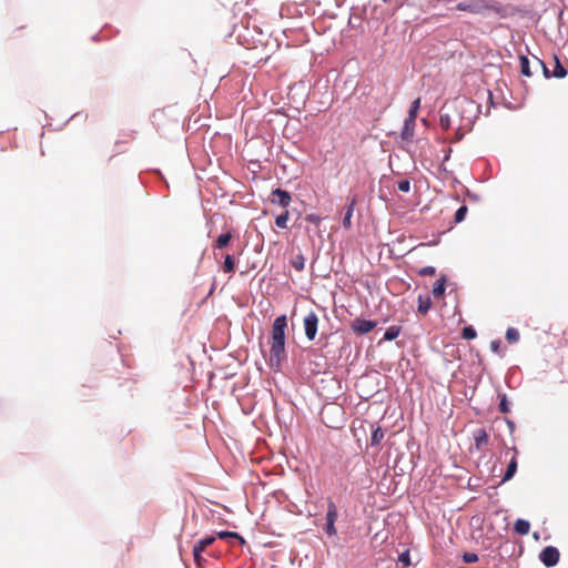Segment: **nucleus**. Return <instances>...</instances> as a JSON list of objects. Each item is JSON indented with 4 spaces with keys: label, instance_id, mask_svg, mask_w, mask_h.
<instances>
[{
    "label": "nucleus",
    "instance_id": "nucleus-48",
    "mask_svg": "<svg viewBox=\"0 0 568 568\" xmlns=\"http://www.w3.org/2000/svg\"><path fill=\"white\" fill-rule=\"evenodd\" d=\"M410 457H412L413 468H414V467L416 466V459H418V458H419V456H418V455H416V454H414V453H412V456H410Z\"/></svg>",
    "mask_w": 568,
    "mask_h": 568
},
{
    "label": "nucleus",
    "instance_id": "nucleus-57",
    "mask_svg": "<svg viewBox=\"0 0 568 568\" xmlns=\"http://www.w3.org/2000/svg\"><path fill=\"white\" fill-rule=\"evenodd\" d=\"M98 38H99V36H98V34H95V36H93V37H92V40H94V41H95V40H98Z\"/></svg>",
    "mask_w": 568,
    "mask_h": 568
},
{
    "label": "nucleus",
    "instance_id": "nucleus-3",
    "mask_svg": "<svg viewBox=\"0 0 568 568\" xmlns=\"http://www.w3.org/2000/svg\"><path fill=\"white\" fill-rule=\"evenodd\" d=\"M351 329L356 336H364L377 326V321L357 316L351 322Z\"/></svg>",
    "mask_w": 568,
    "mask_h": 568
},
{
    "label": "nucleus",
    "instance_id": "nucleus-16",
    "mask_svg": "<svg viewBox=\"0 0 568 568\" xmlns=\"http://www.w3.org/2000/svg\"><path fill=\"white\" fill-rule=\"evenodd\" d=\"M555 65L554 69L550 70V79H564L568 74V69L562 64L560 58L557 54H554Z\"/></svg>",
    "mask_w": 568,
    "mask_h": 568
},
{
    "label": "nucleus",
    "instance_id": "nucleus-1",
    "mask_svg": "<svg viewBox=\"0 0 568 568\" xmlns=\"http://www.w3.org/2000/svg\"><path fill=\"white\" fill-rule=\"evenodd\" d=\"M286 329H287V316L281 314L276 316L272 323L271 336H270V356L267 364L270 368L277 373L282 371L283 362L287 358L286 353Z\"/></svg>",
    "mask_w": 568,
    "mask_h": 568
},
{
    "label": "nucleus",
    "instance_id": "nucleus-4",
    "mask_svg": "<svg viewBox=\"0 0 568 568\" xmlns=\"http://www.w3.org/2000/svg\"><path fill=\"white\" fill-rule=\"evenodd\" d=\"M538 558L546 568H552L560 560V551L556 546L549 545L540 550Z\"/></svg>",
    "mask_w": 568,
    "mask_h": 568
},
{
    "label": "nucleus",
    "instance_id": "nucleus-25",
    "mask_svg": "<svg viewBox=\"0 0 568 568\" xmlns=\"http://www.w3.org/2000/svg\"><path fill=\"white\" fill-rule=\"evenodd\" d=\"M338 519V509H337V506L336 504L331 499L328 498L327 500V509H326V514H325V520H329V521H337Z\"/></svg>",
    "mask_w": 568,
    "mask_h": 568
},
{
    "label": "nucleus",
    "instance_id": "nucleus-53",
    "mask_svg": "<svg viewBox=\"0 0 568 568\" xmlns=\"http://www.w3.org/2000/svg\"><path fill=\"white\" fill-rule=\"evenodd\" d=\"M416 444L414 442H408L407 444V448L408 449H412L413 446H415Z\"/></svg>",
    "mask_w": 568,
    "mask_h": 568
},
{
    "label": "nucleus",
    "instance_id": "nucleus-34",
    "mask_svg": "<svg viewBox=\"0 0 568 568\" xmlns=\"http://www.w3.org/2000/svg\"><path fill=\"white\" fill-rule=\"evenodd\" d=\"M462 337L466 341H473L477 337V331L473 325H466L462 329Z\"/></svg>",
    "mask_w": 568,
    "mask_h": 568
},
{
    "label": "nucleus",
    "instance_id": "nucleus-19",
    "mask_svg": "<svg viewBox=\"0 0 568 568\" xmlns=\"http://www.w3.org/2000/svg\"><path fill=\"white\" fill-rule=\"evenodd\" d=\"M480 8L477 0L460 1L456 4V10L469 13H478Z\"/></svg>",
    "mask_w": 568,
    "mask_h": 568
},
{
    "label": "nucleus",
    "instance_id": "nucleus-10",
    "mask_svg": "<svg viewBox=\"0 0 568 568\" xmlns=\"http://www.w3.org/2000/svg\"><path fill=\"white\" fill-rule=\"evenodd\" d=\"M513 450L515 452V455L510 458V460L507 464L506 470L501 477L500 484L507 483L510 479H513L517 473L518 469V462L516 455L518 454V449L516 446L513 447Z\"/></svg>",
    "mask_w": 568,
    "mask_h": 568
},
{
    "label": "nucleus",
    "instance_id": "nucleus-24",
    "mask_svg": "<svg viewBox=\"0 0 568 568\" xmlns=\"http://www.w3.org/2000/svg\"><path fill=\"white\" fill-rule=\"evenodd\" d=\"M518 59H519V65H520V74L524 77H527V78L532 77L534 73L531 71L530 61H529L528 57L525 54H519Z\"/></svg>",
    "mask_w": 568,
    "mask_h": 568
},
{
    "label": "nucleus",
    "instance_id": "nucleus-7",
    "mask_svg": "<svg viewBox=\"0 0 568 568\" xmlns=\"http://www.w3.org/2000/svg\"><path fill=\"white\" fill-rule=\"evenodd\" d=\"M292 202V194L285 189L275 187L271 192V203L276 204L285 210L290 206Z\"/></svg>",
    "mask_w": 568,
    "mask_h": 568
},
{
    "label": "nucleus",
    "instance_id": "nucleus-43",
    "mask_svg": "<svg viewBox=\"0 0 568 568\" xmlns=\"http://www.w3.org/2000/svg\"><path fill=\"white\" fill-rule=\"evenodd\" d=\"M464 131L462 130L460 126H458L455 132H454V135L453 138L449 140L450 143H456V142H459L464 139Z\"/></svg>",
    "mask_w": 568,
    "mask_h": 568
},
{
    "label": "nucleus",
    "instance_id": "nucleus-37",
    "mask_svg": "<svg viewBox=\"0 0 568 568\" xmlns=\"http://www.w3.org/2000/svg\"><path fill=\"white\" fill-rule=\"evenodd\" d=\"M397 561L402 565V567L410 566V552L408 549L398 554Z\"/></svg>",
    "mask_w": 568,
    "mask_h": 568
},
{
    "label": "nucleus",
    "instance_id": "nucleus-42",
    "mask_svg": "<svg viewBox=\"0 0 568 568\" xmlns=\"http://www.w3.org/2000/svg\"><path fill=\"white\" fill-rule=\"evenodd\" d=\"M418 274L420 276H433L436 274V267L433 265H427L422 268H419Z\"/></svg>",
    "mask_w": 568,
    "mask_h": 568
},
{
    "label": "nucleus",
    "instance_id": "nucleus-47",
    "mask_svg": "<svg viewBox=\"0 0 568 568\" xmlns=\"http://www.w3.org/2000/svg\"><path fill=\"white\" fill-rule=\"evenodd\" d=\"M505 423H506V425H507V427H508V429H509V433H510V434H514V432H515V429H516V424H515V422H514L513 419H510V418H505Z\"/></svg>",
    "mask_w": 568,
    "mask_h": 568
},
{
    "label": "nucleus",
    "instance_id": "nucleus-46",
    "mask_svg": "<svg viewBox=\"0 0 568 568\" xmlns=\"http://www.w3.org/2000/svg\"><path fill=\"white\" fill-rule=\"evenodd\" d=\"M452 152H453V150L450 148L445 150V154H444V158H443V163L439 165V170L446 171V168L444 166V163L447 162L450 159Z\"/></svg>",
    "mask_w": 568,
    "mask_h": 568
},
{
    "label": "nucleus",
    "instance_id": "nucleus-51",
    "mask_svg": "<svg viewBox=\"0 0 568 568\" xmlns=\"http://www.w3.org/2000/svg\"><path fill=\"white\" fill-rule=\"evenodd\" d=\"M488 98H489L491 105H494L493 93L490 91H488Z\"/></svg>",
    "mask_w": 568,
    "mask_h": 568
},
{
    "label": "nucleus",
    "instance_id": "nucleus-8",
    "mask_svg": "<svg viewBox=\"0 0 568 568\" xmlns=\"http://www.w3.org/2000/svg\"><path fill=\"white\" fill-rule=\"evenodd\" d=\"M357 203H358V199L356 195L348 196L346 199V204L344 206V214H343V219H342V226L345 230H351L353 226L352 217L354 215V211H355Z\"/></svg>",
    "mask_w": 568,
    "mask_h": 568
},
{
    "label": "nucleus",
    "instance_id": "nucleus-32",
    "mask_svg": "<svg viewBox=\"0 0 568 568\" xmlns=\"http://www.w3.org/2000/svg\"><path fill=\"white\" fill-rule=\"evenodd\" d=\"M468 213V207L466 204H462L454 214V223L459 224L465 221L466 215Z\"/></svg>",
    "mask_w": 568,
    "mask_h": 568
},
{
    "label": "nucleus",
    "instance_id": "nucleus-22",
    "mask_svg": "<svg viewBox=\"0 0 568 568\" xmlns=\"http://www.w3.org/2000/svg\"><path fill=\"white\" fill-rule=\"evenodd\" d=\"M498 410L501 414H509L511 412V403L506 393L497 392Z\"/></svg>",
    "mask_w": 568,
    "mask_h": 568
},
{
    "label": "nucleus",
    "instance_id": "nucleus-13",
    "mask_svg": "<svg viewBox=\"0 0 568 568\" xmlns=\"http://www.w3.org/2000/svg\"><path fill=\"white\" fill-rule=\"evenodd\" d=\"M146 174H152L154 176L155 181L161 183L163 185V187H165L166 190L170 189V184H169L168 180L165 179V176L163 175V173L161 172L160 169H150L148 171L141 172L140 180H141L142 184L146 183V181H145V175Z\"/></svg>",
    "mask_w": 568,
    "mask_h": 568
},
{
    "label": "nucleus",
    "instance_id": "nucleus-36",
    "mask_svg": "<svg viewBox=\"0 0 568 568\" xmlns=\"http://www.w3.org/2000/svg\"><path fill=\"white\" fill-rule=\"evenodd\" d=\"M335 524H336L335 521L325 520L323 530L328 537H334L337 535V529H336Z\"/></svg>",
    "mask_w": 568,
    "mask_h": 568
},
{
    "label": "nucleus",
    "instance_id": "nucleus-55",
    "mask_svg": "<svg viewBox=\"0 0 568 568\" xmlns=\"http://www.w3.org/2000/svg\"><path fill=\"white\" fill-rule=\"evenodd\" d=\"M79 114H80V113H75V114L71 115V116H70V119H69L68 121H70V120H72V119H74V118H75V116H78Z\"/></svg>",
    "mask_w": 568,
    "mask_h": 568
},
{
    "label": "nucleus",
    "instance_id": "nucleus-9",
    "mask_svg": "<svg viewBox=\"0 0 568 568\" xmlns=\"http://www.w3.org/2000/svg\"><path fill=\"white\" fill-rule=\"evenodd\" d=\"M449 285L456 287V283H449L448 276L446 274H440L439 277L434 282L432 294L434 298L439 300L443 298L446 294V290Z\"/></svg>",
    "mask_w": 568,
    "mask_h": 568
},
{
    "label": "nucleus",
    "instance_id": "nucleus-49",
    "mask_svg": "<svg viewBox=\"0 0 568 568\" xmlns=\"http://www.w3.org/2000/svg\"><path fill=\"white\" fill-rule=\"evenodd\" d=\"M438 243H439V239L430 241V242L428 243V245H430V246H435V245H437Z\"/></svg>",
    "mask_w": 568,
    "mask_h": 568
},
{
    "label": "nucleus",
    "instance_id": "nucleus-29",
    "mask_svg": "<svg viewBox=\"0 0 568 568\" xmlns=\"http://www.w3.org/2000/svg\"><path fill=\"white\" fill-rule=\"evenodd\" d=\"M236 270L235 258L231 254H226L224 256L223 271L225 273L232 274Z\"/></svg>",
    "mask_w": 568,
    "mask_h": 568
},
{
    "label": "nucleus",
    "instance_id": "nucleus-27",
    "mask_svg": "<svg viewBox=\"0 0 568 568\" xmlns=\"http://www.w3.org/2000/svg\"><path fill=\"white\" fill-rule=\"evenodd\" d=\"M516 369V366L510 367L505 376V383L510 389H515L519 385V382L515 379Z\"/></svg>",
    "mask_w": 568,
    "mask_h": 568
},
{
    "label": "nucleus",
    "instance_id": "nucleus-21",
    "mask_svg": "<svg viewBox=\"0 0 568 568\" xmlns=\"http://www.w3.org/2000/svg\"><path fill=\"white\" fill-rule=\"evenodd\" d=\"M514 531L519 536H526L530 530V523L524 518H517L514 523Z\"/></svg>",
    "mask_w": 568,
    "mask_h": 568
},
{
    "label": "nucleus",
    "instance_id": "nucleus-15",
    "mask_svg": "<svg viewBox=\"0 0 568 568\" xmlns=\"http://www.w3.org/2000/svg\"><path fill=\"white\" fill-rule=\"evenodd\" d=\"M416 121L410 119H405L403 123V128L400 130V139L403 141L412 142L414 133H415Z\"/></svg>",
    "mask_w": 568,
    "mask_h": 568
},
{
    "label": "nucleus",
    "instance_id": "nucleus-41",
    "mask_svg": "<svg viewBox=\"0 0 568 568\" xmlns=\"http://www.w3.org/2000/svg\"><path fill=\"white\" fill-rule=\"evenodd\" d=\"M501 347H503V342L501 339L497 338V339H493L490 342V351L495 354H498L500 356H504V354H501Z\"/></svg>",
    "mask_w": 568,
    "mask_h": 568
},
{
    "label": "nucleus",
    "instance_id": "nucleus-5",
    "mask_svg": "<svg viewBox=\"0 0 568 568\" xmlns=\"http://www.w3.org/2000/svg\"><path fill=\"white\" fill-rule=\"evenodd\" d=\"M216 540V537L213 535H205L200 538L192 548L193 560L197 567L202 565L204 558L202 556L203 551L207 546H211Z\"/></svg>",
    "mask_w": 568,
    "mask_h": 568
},
{
    "label": "nucleus",
    "instance_id": "nucleus-54",
    "mask_svg": "<svg viewBox=\"0 0 568 568\" xmlns=\"http://www.w3.org/2000/svg\"><path fill=\"white\" fill-rule=\"evenodd\" d=\"M292 212H295V214H297L298 216H301V212H300V211H297V209L293 207V209H292Z\"/></svg>",
    "mask_w": 568,
    "mask_h": 568
},
{
    "label": "nucleus",
    "instance_id": "nucleus-45",
    "mask_svg": "<svg viewBox=\"0 0 568 568\" xmlns=\"http://www.w3.org/2000/svg\"><path fill=\"white\" fill-rule=\"evenodd\" d=\"M164 113H165V109L154 111L152 114L153 123L159 125V122L162 119V116L164 115Z\"/></svg>",
    "mask_w": 568,
    "mask_h": 568
},
{
    "label": "nucleus",
    "instance_id": "nucleus-38",
    "mask_svg": "<svg viewBox=\"0 0 568 568\" xmlns=\"http://www.w3.org/2000/svg\"><path fill=\"white\" fill-rule=\"evenodd\" d=\"M462 560L465 564H474L479 560V557L476 552L473 551H466L462 555Z\"/></svg>",
    "mask_w": 568,
    "mask_h": 568
},
{
    "label": "nucleus",
    "instance_id": "nucleus-2",
    "mask_svg": "<svg viewBox=\"0 0 568 568\" xmlns=\"http://www.w3.org/2000/svg\"><path fill=\"white\" fill-rule=\"evenodd\" d=\"M367 6H357L351 8V14L348 17L347 27L351 30H355L357 33L363 34L365 32L364 21L367 18Z\"/></svg>",
    "mask_w": 568,
    "mask_h": 568
},
{
    "label": "nucleus",
    "instance_id": "nucleus-17",
    "mask_svg": "<svg viewBox=\"0 0 568 568\" xmlns=\"http://www.w3.org/2000/svg\"><path fill=\"white\" fill-rule=\"evenodd\" d=\"M433 307V301L429 295L419 294L417 297V313L426 315Z\"/></svg>",
    "mask_w": 568,
    "mask_h": 568
},
{
    "label": "nucleus",
    "instance_id": "nucleus-52",
    "mask_svg": "<svg viewBox=\"0 0 568 568\" xmlns=\"http://www.w3.org/2000/svg\"><path fill=\"white\" fill-rule=\"evenodd\" d=\"M532 537H534V539L538 540L539 539V532L538 531H534Z\"/></svg>",
    "mask_w": 568,
    "mask_h": 568
},
{
    "label": "nucleus",
    "instance_id": "nucleus-39",
    "mask_svg": "<svg viewBox=\"0 0 568 568\" xmlns=\"http://www.w3.org/2000/svg\"><path fill=\"white\" fill-rule=\"evenodd\" d=\"M397 189L403 193H409L410 191V180L402 179L397 182Z\"/></svg>",
    "mask_w": 568,
    "mask_h": 568
},
{
    "label": "nucleus",
    "instance_id": "nucleus-31",
    "mask_svg": "<svg viewBox=\"0 0 568 568\" xmlns=\"http://www.w3.org/2000/svg\"><path fill=\"white\" fill-rule=\"evenodd\" d=\"M505 338L509 344H515L520 338V333L516 327H508L506 329Z\"/></svg>",
    "mask_w": 568,
    "mask_h": 568
},
{
    "label": "nucleus",
    "instance_id": "nucleus-20",
    "mask_svg": "<svg viewBox=\"0 0 568 568\" xmlns=\"http://www.w3.org/2000/svg\"><path fill=\"white\" fill-rule=\"evenodd\" d=\"M489 440V434L485 428H478L474 433V442H475V448L477 450H480L483 446L487 445Z\"/></svg>",
    "mask_w": 568,
    "mask_h": 568
},
{
    "label": "nucleus",
    "instance_id": "nucleus-14",
    "mask_svg": "<svg viewBox=\"0 0 568 568\" xmlns=\"http://www.w3.org/2000/svg\"><path fill=\"white\" fill-rule=\"evenodd\" d=\"M385 436V430L384 428L378 425V424H372V432H371V436H369V443L368 445L371 447H377L381 445L383 438Z\"/></svg>",
    "mask_w": 568,
    "mask_h": 568
},
{
    "label": "nucleus",
    "instance_id": "nucleus-18",
    "mask_svg": "<svg viewBox=\"0 0 568 568\" xmlns=\"http://www.w3.org/2000/svg\"><path fill=\"white\" fill-rule=\"evenodd\" d=\"M233 236H234V233L232 230L222 232L215 240L214 248H217V250L226 248L230 245Z\"/></svg>",
    "mask_w": 568,
    "mask_h": 568
},
{
    "label": "nucleus",
    "instance_id": "nucleus-23",
    "mask_svg": "<svg viewBox=\"0 0 568 568\" xmlns=\"http://www.w3.org/2000/svg\"><path fill=\"white\" fill-rule=\"evenodd\" d=\"M400 325H390L385 329L384 336L381 342H393L400 335Z\"/></svg>",
    "mask_w": 568,
    "mask_h": 568
},
{
    "label": "nucleus",
    "instance_id": "nucleus-50",
    "mask_svg": "<svg viewBox=\"0 0 568 568\" xmlns=\"http://www.w3.org/2000/svg\"><path fill=\"white\" fill-rule=\"evenodd\" d=\"M420 122H422L425 126H428V125H429V124H428V121H427V119H426V118H422V119H420Z\"/></svg>",
    "mask_w": 568,
    "mask_h": 568
},
{
    "label": "nucleus",
    "instance_id": "nucleus-11",
    "mask_svg": "<svg viewBox=\"0 0 568 568\" xmlns=\"http://www.w3.org/2000/svg\"><path fill=\"white\" fill-rule=\"evenodd\" d=\"M516 549H517V546L514 541L504 540L499 545V547L497 549V555L495 556V558L498 557L500 560L511 558L513 556H515Z\"/></svg>",
    "mask_w": 568,
    "mask_h": 568
},
{
    "label": "nucleus",
    "instance_id": "nucleus-6",
    "mask_svg": "<svg viewBox=\"0 0 568 568\" xmlns=\"http://www.w3.org/2000/svg\"><path fill=\"white\" fill-rule=\"evenodd\" d=\"M318 316L314 311H310L303 318L304 333L307 341L312 342L315 339L318 332Z\"/></svg>",
    "mask_w": 568,
    "mask_h": 568
},
{
    "label": "nucleus",
    "instance_id": "nucleus-26",
    "mask_svg": "<svg viewBox=\"0 0 568 568\" xmlns=\"http://www.w3.org/2000/svg\"><path fill=\"white\" fill-rule=\"evenodd\" d=\"M420 110V98H416L412 101L406 119L416 121L418 112Z\"/></svg>",
    "mask_w": 568,
    "mask_h": 568
},
{
    "label": "nucleus",
    "instance_id": "nucleus-12",
    "mask_svg": "<svg viewBox=\"0 0 568 568\" xmlns=\"http://www.w3.org/2000/svg\"><path fill=\"white\" fill-rule=\"evenodd\" d=\"M214 536L216 538L227 540L231 544L237 542L241 546L246 544L245 538L237 531H233V530H220V531H216V534Z\"/></svg>",
    "mask_w": 568,
    "mask_h": 568
},
{
    "label": "nucleus",
    "instance_id": "nucleus-35",
    "mask_svg": "<svg viewBox=\"0 0 568 568\" xmlns=\"http://www.w3.org/2000/svg\"><path fill=\"white\" fill-rule=\"evenodd\" d=\"M531 55L535 59L537 65L541 69L544 78L549 80L550 79V69L548 68L547 63L544 60H541L540 58H538L537 55H535V54H531Z\"/></svg>",
    "mask_w": 568,
    "mask_h": 568
},
{
    "label": "nucleus",
    "instance_id": "nucleus-44",
    "mask_svg": "<svg viewBox=\"0 0 568 568\" xmlns=\"http://www.w3.org/2000/svg\"><path fill=\"white\" fill-rule=\"evenodd\" d=\"M305 220L308 222V223H312V224H315V225H320L321 221H322V217L315 213H308L305 215Z\"/></svg>",
    "mask_w": 568,
    "mask_h": 568
},
{
    "label": "nucleus",
    "instance_id": "nucleus-33",
    "mask_svg": "<svg viewBox=\"0 0 568 568\" xmlns=\"http://www.w3.org/2000/svg\"><path fill=\"white\" fill-rule=\"evenodd\" d=\"M305 256L303 255V253L300 252L291 261V264L296 271L302 272L305 268Z\"/></svg>",
    "mask_w": 568,
    "mask_h": 568
},
{
    "label": "nucleus",
    "instance_id": "nucleus-56",
    "mask_svg": "<svg viewBox=\"0 0 568 568\" xmlns=\"http://www.w3.org/2000/svg\"><path fill=\"white\" fill-rule=\"evenodd\" d=\"M174 125H175L176 128H179V126H180V122L176 120V121L174 122Z\"/></svg>",
    "mask_w": 568,
    "mask_h": 568
},
{
    "label": "nucleus",
    "instance_id": "nucleus-28",
    "mask_svg": "<svg viewBox=\"0 0 568 568\" xmlns=\"http://www.w3.org/2000/svg\"><path fill=\"white\" fill-rule=\"evenodd\" d=\"M288 219H290V211L285 210L284 212H282L281 214L275 216V225L278 229L286 230Z\"/></svg>",
    "mask_w": 568,
    "mask_h": 568
},
{
    "label": "nucleus",
    "instance_id": "nucleus-30",
    "mask_svg": "<svg viewBox=\"0 0 568 568\" xmlns=\"http://www.w3.org/2000/svg\"><path fill=\"white\" fill-rule=\"evenodd\" d=\"M445 108H442L439 111V126L443 131H448L452 128V119L448 113H444Z\"/></svg>",
    "mask_w": 568,
    "mask_h": 568
},
{
    "label": "nucleus",
    "instance_id": "nucleus-40",
    "mask_svg": "<svg viewBox=\"0 0 568 568\" xmlns=\"http://www.w3.org/2000/svg\"><path fill=\"white\" fill-rule=\"evenodd\" d=\"M464 195L474 203H478L481 201V196L478 193L473 192L468 187H465Z\"/></svg>",
    "mask_w": 568,
    "mask_h": 568
}]
</instances>
